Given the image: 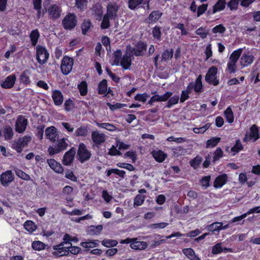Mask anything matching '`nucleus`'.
<instances>
[{
	"label": "nucleus",
	"mask_w": 260,
	"mask_h": 260,
	"mask_svg": "<svg viewBox=\"0 0 260 260\" xmlns=\"http://www.w3.org/2000/svg\"><path fill=\"white\" fill-rule=\"evenodd\" d=\"M146 50V45L142 42H139L134 48L130 45L126 47V52L131 53L132 55L142 56L144 54V51Z\"/></svg>",
	"instance_id": "nucleus-3"
},
{
	"label": "nucleus",
	"mask_w": 260,
	"mask_h": 260,
	"mask_svg": "<svg viewBox=\"0 0 260 260\" xmlns=\"http://www.w3.org/2000/svg\"><path fill=\"white\" fill-rule=\"evenodd\" d=\"M73 66V59L69 56L63 57L60 66L62 73L68 75L72 71Z\"/></svg>",
	"instance_id": "nucleus-7"
},
{
	"label": "nucleus",
	"mask_w": 260,
	"mask_h": 260,
	"mask_svg": "<svg viewBox=\"0 0 260 260\" xmlns=\"http://www.w3.org/2000/svg\"><path fill=\"white\" fill-rule=\"evenodd\" d=\"M110 19L111 18L106 15H105L103 17V21L101 23V28L102 29L108 28L110 26Z\"/></svg>",
	"instance_id": "nucleus-48"
},
{
	"label": "nucleus",
	"mask_w": 260,
	"mask_h": 260,
	"mask_svg": "<svg viewBox=\"0 0 260 260\" xmlns=\"http://www.w3.org/2000/svg\"><path fill=\"white\" fill-rule=\"evenodd\" d=\"M241 0H231L228 4V7L231 11L236 10L238 9V6L239 2Z\"/></svg>",
	"instance_id": "nucleus-47"
},
{
	"label": "nucleus",
	"mask_w": 260,
	"mask_h": 260,
	"mask_svg": "<svg viewBox=\"0 0 260 260\" xmlns=\"http://www.w3.org/2000/svg\"><path fill=\"white\" fill-rule=\"evenodd\" d=\"M208 7V4H202L198 8L197 17H199L202 15L206 10Z\"/></svg>",
	"instance_id": "nucleus-61"
},
{
	"label": "nucleus",
	"mask_w": 260,
	"mask_h": 260,
	"mask_svg": "<svg viewBox=\"0 0 260 260\" xmlns=\"http://www.w3.org/2000/svg\"><path fill=\"white\" fill-rule=\"evenodd\" d=\"M222 251L221 243H217L212 247V253L214 254H218Z\"/></svg>",
	"instance_id": "nucleus-59"
},
{
	"label": "nucleus",
	"mask_w": 260,
	"mask_h": 260,
	"mask_svg": "<svg viewBox=\"0 0 260 260\" xmlns=\"http://www.w3.org/2000/svg\"><path fill=\"white\" fill-rule=\"evenodd\" d=\"M107 105L109 106L110 110L112 111H114L115 109H120L125 106H126L125 104H123L121 103H116L115 104L112 105L110 103H107Z\"/></svg>",
	"instance_id": "nucleus-55"
},
{
	"label": "nucleus",
	"mask_w": 260,
	"mask_h": 260,
	"mask_svg": "<svg viewBox=\"0 0 260 260\" xmlns=\"http://www.w3.org/2000/svg\"><path fill=\"white\" fill-rule=\"evenodd\" d=\"M93 14L98 20H101L103 15V8L100 5H96L93 7L92 9Z\"/></svg>",
	"instance_id": "nucleus-26"
},
{
	"label": "nucleus",
	"mask_w": 260,
	"mask_h": 260,
	"mask_svg": "<svg viewBox=\"0 0 260 260\" xmlns=\"http://www.w3.org/2000/svg\"><path fill=\"white\" fill-rule=\"evenodd\" d=\"M228 176L226 174L218 176L214 181V186L215 188L222 187L226 182Z\"/></svg>",
	"instance_id": "nucleus-22"
},
{
	"label": "nucleus",
	"mask_w": 260,
	"mask_h": 260,
	"mask_svg": "<svg viewBox=\"0 0 260 260\" xmlns=\"http://www.w3.org/2000/svg\"><path fill=\"white\" fill-rule=\"evenodd\" d=\"M173 50L172 49H167L162 54L161 62H165L171 59L173 55Z\"/></svg>",
	"instance_id": "nucleus-30"
},
{
	"label": "nucleus",
	"mask_w": 260,
	"mask_h": 260,
	"mask_svg": "<svg viewBox=\"0 0 260 260\" xmlns=\"http://www.w3.org/2000/svg\"><path fill=\"white\" fill-rule=\"evenodd\" d=\"M52 99L56 105H60L63 102V96L60 91L55 90L53 92Z\"/></svg>",
	"instance_id": "nucleus-25"
},
{
	"label": "nucleus",
	"mask_w": 260,
	"mask_h": 260,
	"mask_svg": "<svg viewBox=\"0 0 260 260\" xmlns=\"http://www.w3.org/2000/svg\"><path fill=\"white\" fill-rule=\"evenodd\" d=\"M242 52V49L234 51L230 56V61L237 62Z\"/></svg>",
	"instance_id": "nucleus-33"
},
{
	"label": "nucleus",
	"mask_w": 260,
	"mask_h": 260,
	"mask_svg": "<svg viewBox=\"0 0 260 260\" xmlns=\"http://www.w3.org/2000/svg\"><path fill=\"white\" fill-rule=\"evenodd\" d=\"M217 68L215 67H211L208 71L205 76L206 81L213 85H217L219 83L218 80L217 79Z\"/></svg>",
	"instance_id": "nucleus-8"
},
{
	"label": "nucleus",
	"mask_w": 260,
	"mask_h": 260,
	"mask_svg": "<svg viewBox=\"0 0 260 260\" xmlns=\"http://www.w3.org/2000/svg\"><path fill=\"white\" fill-rule=\"evenodd\" d=\"M213 154V161L215 162L222 157L223 151L220 148H218L215 151Z\"/></svg>",
	"instance_id": "nucleus-49"
},
{
	"label": "nucleus",
	"mask_w": 260,
	"mask_h": 260,
	"mask_svg": "<svg viewBox=\"0 0 260 260\" xmlns=\"http://www.w3.org/2000/svg\"><path fill=\"white\" fill-rule=\"evenodd\" d=\"M102 244L107 247H114L117 245L118 242L116 240L105 239L102 242Z\"/></svg>",
	"instance_id": "nucleus-44"
},
{
	"label": "nucleus",
	"mask_w": 260,
	"mask_h": 260,
	"mask_svg": "<svg viewBox=\"0 0 260 260\" xmlns=\"http://www.w3.org/2000/svg\"><path fill=\"white\" fill-rule=\"evenodd\" d=\"M131 55H132L131 53L128 55V52H127L121 59L120 64L124 69H128L131 67L132 61Z\"/></svg>",
	"instance_id": "nucleus-23"
},
{
	"label": "nucleus",
	"mask_w": 260,
	"mask_h": 260,
	"mask_svg": "<svg viewBox=\"0 0 260 260\" xmlns=\"http://www.w3.org/2000/svg\"><path fill=\"white\" fill-rule=\"evenodd\" d=\"M37 59L40 64L45 63L49 57V53L45 47L38 45L36 48Z\"/></svg>",
	"instance_id": "nucleus-5"
},
{
	"label": "nucleus",
	"mask_w": 260,
	"mask_h": 260,
	"mask_svg": "<svg viewBox=\"0 0 260 260\" xmlns=\"http://www.w3.org/2000/svg\"><path fill=\"white\" fill-rule=\"evenodd\" d=\"M250 137L254 139V141L257 140L259 138V133L257 126L253 124L250 128Z\"/></svg>",
	"instance_id": "nucleus-31"
},
{
	"label": "nucleus",
	"mask_w": 260,
	"mask_h": 260,
	"mask_svg": "<svg viewBox=\"0 0 260 260\" xmlns=\"http://www.w3.org/2000/svg\"><path fill=\"white\" fill-rule=\"evenodd\" d=\"M27 119L22 115L18 116L15 124V130L16 132L22 133L25 131L27 125Z\"/></svg>",
	"instance_id": "nucleus-11"
},
{
	"label": "nucleus",
	"mask_w": 260,
	"mask_h": 260,
	"mask_svg": "<svg viewBox=\"0 0 260 260\" xmlns=\"http://www.w3.org/2000/svg\"><path fill=\"white\" fill-rule=\"evenodd\" d=\"M87 134V129L84 127H79L76 131L77 136H86Z\"/></svg>",
	"instance_id": "nucleus-54"
},
{
	"label": "nucleus",
	"mask_w": 260,
	"mask_h": 260,
	"mask_svg": "<svg viewBox=\"0 0 260 260\" xmlns=\"http://www.w3.org/2000/svg\"><path fill=\"white\" fill-rule=\"evenodd\" d=\"M152 154L154 158L158 162H162L166 157V155L160 150L153 151Z\"/></svg>",
	"instance_id": "nucleus-27"
},
{
	"label": "nucleus",
	"mask_w": 260,
	"mask_h": 260,
	"mask_svg": "<svg viewBox=\"0 0 260 260\" xmlns=\"http://www.w3.org/2000/svg\"><path fill=\"white\" fill-rule=\"evenodd\" d=\"M212 32L214 34L218 32L222 34L225 31V28L222 24H219L212 28Z\"/></svg>",
	"instance_id": "nucleus-53"
},
{
	"label": "nucleus",
	"mask_w": 260,
	"mask_h": 260,
	"mask_svg": "<svg viewBox=\"0 0 260 260\" xmlns=\"http://www.w3.org/2000/svg\"><path fill=\"white\" fill-rule=\"evenodd\" d=\"M224 116L227 121L231 123L234 121V115L232 109L228 107L224 111Z\"/></svg>",
	"instance_id": "nucleus-38"
},
{
	"label": "nucleus",
	"mask_w": 260,
	"mask_h": 260,
	"mask_svg": "<svg viewBox=\"0 0 260 260\" xmlns=\"http://www.w3.org/2000/svg\"><path fill=\"white\" fill-rule=\"evenodd\" d=\"M118 6L116 3H110L107 6V14L108 16L111 19L114 18L117 15V12L118 10Z\"/></svg>",
	"instance_id": "nucleus-16"
},
{
	"label": "nucleus",
	"mask_w": 260,
	"mask_h": 260,
	"mask_svg": "<svg viewBox=\"0 0 260 260\" xmlns=\"http://www.w3.org/2000/svg\"><path fill=\"white\" fill-rule=\"evenodd\" d=\"M202 160V157L197 156L191 161L190 165L194 169H196L198 167Z\"/></svg>",
	"instance_id": "nucleus-58"
},
{
	"label": "nucleus",
	"mask_w": 260,
	"mask_h": 260,
	"mask_svg": "<svg viewBox=\"0 0 260 260\" xmlns=\"http://www.w3.org/2000/svg\"><path fill=\"white\" fill-rule=\"evenodd\" d=\"M20 80L24 84H27L30 83L29 78L28 75L24 72L20 76Z\"/></svg>",
	"instance_id": "nucleus-63"
},
{
	"label": "nucleus",
	"mask_w": 260,
	"mask_h": 260,
	"mask_svg": "<svg viewBox=\"0 0 260 260\" xmlns=\"http://www.w3.org/2000/svg\"><path fill=\"white\" fill-rule=\"evenodd\" d=\"M24 227L26 230L29 232H32L35 230L34 223L30 220L26 221L24 224Z\"/></svg>",
	"instance_id": "nucleus-46"
},
{
	"label": "nucleus",
	"mask_w": 260,
	"mask_h": 260,
	"mask_svg": "<svg viewBox=\"0 0 260 260\" xmlns=\"http://www.w3.org/2000/svg\"><path fill=\"white\" fill-rule=\"evenodd\" d=\"M162 13L159 11H153L149 15L148 19L151 21L157 20L161 16Z\"/></svg>",
	"instance_id": "nucleus-40"
},
{
	"label": "nucleus",
	"mask_w": 260,
	"mask_h": 260,
	"mask_svg": "<svg viewBox=\"0 0 260 260\" xmlns=\"http://www.w3.org/2000/svg\"><path fill=\"white\" fill-rule=\"evenodd\" d=\"M47 161L50 168L56 172L61 173L63 171V169L61 165L57 162L55 159H48Z\"/></svg>",
	"instance_id": "nucleus-19"
},
{
	"label": "nucleus",
	"mask_w": 260,
	"mask_h": 260,
	"mask_svg": "<svg viewBox=\"0 0 260 260\" xmlns=\"http://www.w3.org/2000/svg\"><path fill=\"white\" fill-rule=\"evenodd\" d=\"M16 79L15 75H11L8 76L1 84L2 87L6 89L12 88L15 84Z\"/></svg>",
	"instance_id": "nucleus-18"
},
{
	"label": "nucleus",
	"mask_w": 260,
	"mask_h": 260,
	"mask_svg": "<svg viewBox=\"0 0 260 260\" xmlns=\"http://www.w3.org/2000/svg\"><path fill=\"white\" fill-rule=\"evenodd\" d=\"M98 93L101 94H107V81L106 79L103 80L100 82L98 85Z\"/></svg>",
	"instance_id": "nucleus-28"
},
{
	"label": "nucleus",
	"mask_w": 260,
	"mask_h": 260,
	"mask_svg": "<svg viewBox=\"0 0 260 260\" xmlns=\"http://www.w3.org/2000/svg\"><path fill=\"white\" fill-rule=\"evenodd\" d=\"M14 180V175L11 171H7L1 175L0 181L4 186H7Z\"/></svg>",
	"instance_id": "nucleus-12"
},
{
	"label": "nucleus",
	"mask_w": 260,
	"mask_h": 260,
	"mask_svg": "<svg viewBox=\"0 0 260 260\" xmlns=\"http://www.w3.org/2000/svg\"><path fill=\"white\" fill-rule=\"evenodd\" d=\"M68 140L64 138L58 140L53 146H50L48 151L50 156L60 153L66 150L68 146Z\"/></svg>",
	"instance_id": "nucleus-1"
},
{
	"label": "nucleus",
	"mask_w": 260,
	"mask_h": 260,
	"mask_svg": "<svg viewBox=\"0 0 260 260\" xmlns=\"http://www.w3.org/2000/svg\"><path fill=\"white\" fill-rule=\"evenodd\" d=\"M103 230V226L99 225L97 226L91 225L88 230V233L90 235H99Z\"/></svg>",
	"instance_id": "nucleus-32"
},
{
	"label": "nucleus",
	"mask_w": 260,
	"mask_h": 260,
	"mask_svg": "<svg viewBox=\"0 0 260 260\" xmlns=\"http://www.w3.org/2000/svg\"><path fill=\"white\" fill-rule=\"evenodd\" d=\"M203 85L202 83V75H200L197 78L195 82H191L187 86L188 90H191L193 89L195 92H200L202 91Z\"/></svg>",
	"instance_id": "nucleus-13"
},
{
	"label": "nucleus",
	"mask_w": 260,
	"mask_h": 260,
	"mask_svg": "<svg viewBox=\"0 0 260 260\" xmlns=\"http://www.w3.org/2000/svg\"><path fill=\"white\" fill-rule=\"evenodd\" d=\"M32 248L36 250H41L45 248V244L39 241H34L32 243Z\"/></svg>",
	"instance_id": "nucleus-42"
},
{
	"label": "nucleus",
	"mask_w": 260,
	"mask_h": 260,
	"mask_svg": "<svg viewBox=\"0 0 260 260\" xmlns=\"http://www.w3.org/2000/svg\"><path fill=\"white\" fill-rule=\"evenodd\" d=\"M209 31L206 28L200 27L197 29L196 33L200 36L202 39L206 38L208 34Z\"/></svg>",
	"instance_id": "nucleus-43"
},
{
	"label": "nucleus",
	"mask_w": 260,
	"mask_h": 260,
	"mask_svg": "<svg viewBox=\"0 0 260 260\" xmlns=\"http://www.w3.org/2000/svg\"><path fill=\"white\" fill-rule=\"evenodd\" d=\"M76 153V149L74 147L67 151L63 156L62 164L65 166L71 165L73 162Z\"/></svg>",
	"instance_id": "nucleus-9"
},
{
	"label": "nucleus",
	"mask_w": 260,
	"mask_h": 260,
	"mask_svg": "<svg viewBox=\"0 0 260 260\" xmlns=\"http://www.w3.org/2000/svg\"><path fill=\"white\" fill-rule=\"evenodd\" d=\"M144 1V0H128V8L131 10H135Z\"/></svg>",
	"instance_id": "nucleus-39"
},
{
	"label": "nucleus",
	"mask_w": 260,
	"mask_h": 260,
	"mask_svg": "<svg viewBox=\"0 0 260 260\" xmlns=\"http://www.w3.org/2000/svg\"><path fill=\"white\" fill-rule=\"evenodd\" d=\"M144 197L141 195H137L134 199V206H140L143 204Z\"/></svg>",
	"instance_id": "nucleus-60"
},
{
	"label": "nucleus",
	"mask_w": 260,
	"mask_h": 260,
	"mask_svg": "<svg viewBox=\"0 0 260 260\" xmlns=\"http://www.w3.org/2000/svg\"><path fill=\"white\" fill-rule=\"evenodd\" d=\"M91 26L92 25L90 20H84L81 25L82 34L84 35H86Z\"/></svg>",
	"instance_id": "nucleus-36"
},
{
	"label": "nucleus",
	"mask_w": 260,
	"mask_h": 260,
	"mask_svg": "<svg viewBox=\"0 0 260 260\" xmlns=\"http://www.w3.org/2000/svg\"><path fill=\"white\" fill-rule=\"evenodd\" d=\"M87 0H76V5L78 8L83 9L86 7Z\"/></svg>",
	"instance_id": "nucleus-62"
},
{
	"label": "nucleus",
	"mask_w": 260,
	"mask_h": 260,
	"mask_svg": "<svg viewBox=\"0 0 260 260\" xmlns=\"http://www.w3.org/2000/svg\"><path fill=\"white\" fill-rule=\"evenodd\" d=\"M179 99V96L178 95H175L173 96V97H170V99L169 100L167 103V107L170 108L173 105L177 104Z\"/></svg>",
	"instance_id": "nucleus-50"
},
{
	"label": "nucleus",
	"mask_w": 260,
	"mask_h": 260,
	"mask_svg": "<svg viewBox=\"0 0 260 260\" xmlns=\"http://www.w3.org/2000/svg\"><path fill=\"white\" fill-rule=\"evenodd\" d=\"M236 62L229 61L228 63V70L230 73H234L237 71Z\"/></svg>",
	"instance_id": "nucleus-57"
},
{
	"label": "nucleus",
	"mask_w": 260,
	"mask_h": 260,
	"mask_svg": "<svg viewBox=\"0 0 260 260\" xmlns=\"http://www.w3.org/2000/svg\"><path fill=\"white\" fill-rule=\"evenodd\" d=\"M226 5L225 0H218L213 6L212 13L215 14L218 11H221L224 9Z\"/></svg>",
	"instance_id": "nucleus-24"
},
{
	"label": "nucleus",
	"mask_w": 260,
	"mask_h": 260,
	"mask_svg": "<svg viewBox=\"0 0 260 260\" xmlns=\"http://www.w3.org/2000/svg\"><path fill=\"white\" fill-rule=\"evenodd\" d=\"M15 173L19 177H20L25 180L28 181V180H30V176L27 174L23 172L21 170H19V169L15 170Z\"/></svg>",
	"instance_id": "nucleus-45"
},
{
	"label": "nucleus",
	"mask_w": 260,
	"mask_h": 260,
	"mask_svg": "<svg viewBox=\"0 0 260 260\" xmlns=\"http://www.w3.org/2000/svg\"><path fill=\"white\" fill-rule=\"evenodd\" d=\"M93 142L96 145H101L105 141V135L103 133H99L97 131H93L91 133Z\"/></svg>",
	"instance_id": "nucleus-17"
},
{
	"label": "nucleus",
	"mask_w": 260,
	"mask_h": 260,
	"mask_svg": "<svg viewBox=\"0 0 260 260\" xmlns=\"http://www.w3.org/2000/svg\"><path fill=\"white\" fill-rule=\"evenodd\" d=\"M44 128V125H39L37 127V132L36 135L40 140H42L43 139Z\"/></svg>",
	"instance_id": "nucleus-52"
},
{
	"label": "nucleus",
	"mask_w": 260,
	"mask_h": 260,
	"mask_svg": "<svg viewBox=\"0 0 260 260\" xmlns=\"http://www.w3.org/2000/svg\"><path fill=\"white\" fill-rule=\"evenodd\" d=\"M31 44L33 46H35L38 42L40 34L37 29H34L31 31L29 35Z\"/></svg>",
	"instance_id": "nucleus-29"
},
{
	"label": "nucleus",
	"mask_w": 260,
	"mask_h": 260,
	"mask_svg": "<svg viewBox=\"0 0 260 260\" xmlns=\"http://www.w3.org/2000/svg\"><path fill=\"white\" fill-rule=\"evenodd\" d=\"M63 27L66 29H72L74 28L77 24V20L76 16L73 13H70L67 15L62 22Z\"/></svg>",
	"instance_id": "nucleus-6"
},
{
	"label": "nucleus",
	"mask_w": 260,
	"mask_h": 260,
	"mask_svg": "<svg viewBox=\"0 0 260 260\" xmlns=\"http://www.w3.org/2000/svg\"><path fill=\"white\" fill-rule=\"evenodd\" d=\"M130 246L132 249L136 250H144L147 246V244L143 241H138L136 239H134L130 244Z\"/></svg>",
	"instance_id": "nucleus-20"
},
{
	"label": "nucleus",
	"mask_w": 260,
	"mask_h": 260,
	"mask_svg": "<svg viewBox=\"0 0 260 260\" xmlns=\"http://www.w3.org/2000/svg\"><path fill=\"white\" fill-rule=\"evenodd\" d=\"M220 138L219 137H213L208 140L206 143V147L210 148L216 146L217 144L220 142Z\"/></svg>",
	"instance_id": "nucleus-35"
},
{
	"label": "nucleus",
	"mask_w": 260,
	"mask_h": 260,
	"mask_svg": "<svg viewBox=\"0 0 260 260\" xmlns=\"http://www.w3.org/2000/svg\"><path fill=\"white\" fill-rule=\"evenodd\" d=\"M243 148L242 144L240 142V141L237 140L236 141V144L234 147H233L231 148V150L235 153H238L240 150H241ZM235 153H234L233 155H235Z\"/></svg>",
	"instance_id": "nucleus-56"
},
{
	"label": "nucleus",
	"mask_w": 260,
	"mask_h": 260,
	"mask_svg": "<svg viewBox=\"0 0 260 260\" xmlns=\"http://www.w3.org/2000/svg\"><path fill=\"white\" fill-rule=\"evenodd\" d=\"M31 137L29 135H26L22 138H19L15 141L12 144V148L18 153H21L23 148L28 145L31 141Z\"/></svg>",
	"instance_id": "nucleus-2"
},
{
	"label": "nucleus",
	"mask_w": 260,
	"mask_h": 260,
	"mask_svg": "<svg viewBox=\"0 0 260 260\" xmlns=\"http://www.w3.org/2000/svg\"><path fill=\"white\" fill-rule=\"evenodd\" d=\"M223 224L222 222H214L207 226V230L210 232L219 231L221 230V225Z\"/></svg>",
	"instance_id": "nucleus-34"
},
{
	"label": "nucleus",
	"mask_w": 260,
	"mask_h": 260,
	"mask_svg": "<svg viewBox=\"0 0 260 260\" xmlns=\"http://www.w3.org/2000/svg\"><path fill=\"white\" fill-rule=\"evenodd\" d=\"M78 88L81 95H85L87 93V84L86 81H82L80 84L78 85Z\"/></svg>",
	"instance_id": "nucleus-37"
},
{
	"label": "nucleus",
	"mask_w": 260,
	"mask_h": 260,
	"mask_svg": "<svg viewBox=\"0 0 260 260\" xmlns=\"http://www.w3.org/2000/svg\"><path fill=\"white\" fill-rule=\"evenodd\" d=\"M67 249L69 250V252L73 254H77L81 250V248L79 247L72 246V243H70V246H67Z\"/></svg>",
	"instance_id": "nucleus-51"
},
{
	"label": "nucleus",
	"mask_w": 260,
	"mask_h": 260,
	"mask_svg": "<svg viewBox=\"0 0 260 260\" xmlns=\"http://www.w3.org/2000/svg\"><path fill=\"white\" fill-rule=\"evenodd\" d=\"M254 57L249 53L242 55L241 58V64L245 67L251 64L253 61Z\"/></svg>",
	"instance_id": "nucleus-21"
},
{
	"label": "nucleus",
	"mask_w": 260,
	"mask_h": 260,
	"mask_svg": "<svg viewBox=\"0 0 260 260\" xmlns=\"http://www.w3.org/2000/svg\"><path fill=\"white\" fill-rule=\"evenodd\" d=\"M45 136L51 142H55L56 138L58 136V131L53 126L48 127L46 129Z\"/></svg>",
	"instance_id": "nucleus-15"
},
{
	"label": "nucleus",
	"mask_w": 260,
	"mask_h": 260,
	"mask_svg": "<svg viewBox=\"0 0 260 260\" xmlns=\"http://www.w3.org/2000/svg\"><path fill=\"white\" fill-rule=\"evenodd\" d=\"M61 9L57 5H52L48 9V14L50 18L55 20L60 16Z\"/></svg>",
	"instance_id": "nucleus-14"
},
{
	"label": "nucleus",
	"mask_w": 260,
	"mask_h": 260,
	"mask_svg": "<svg viewBox=\"0 0 260 260\" xmlns=\"http://www.w3.org/2000/svg\"><path fill=\"white\" fill-rule=\"evenodd\" d=\"M80 245L81 246L85 248H93L98 246V243L92 240H88L86 242H81Z\"/></svg>",
	"instance_id": "nucleus-41"
},
{
	"label": "nucleus",
	"mask_w": 260,
	"mask_h": 260,
	"mask_svg": "<svg viewBox=\"0 0 260 260\" xmlns=\"http://www.w3.org/2000/svg\"><path fill=\"white\" fill-rule=\"evenodd\" d=\"M53 249L55 251L52 252V254L56 257L66 256L69 254V251L67 250V247L63 246V243L53 246Z\"/></svg>",
	"instance_id": "nucleus-10"
},
{
	"label": "nucleus",
	"mask_w": 260,
	"mask_h": 260,
	"mask_svg": "<svg viewBox=\"0 0 260 260\" xmlns=\"http://www.w3.org/2000/svg\"><path fill=\"white\" fill-rule=\"evenodd\" d=\"M152 35L154 38L159 39L161 35L160 27L158 26L154 27L152 29Z\"/></svg>",
	"instance_id": "nucleus-64"
},
{
	"label": "nucleus",
	"mask_w": 260,
	"mask_h": 260,
	"mask_svg": "<svg viewBox=\"0 0 260 260\" xmlns=\"http://www.w3.org/2000/svg\"><path fill=\"white\" fill-rule=\"evenodd\" d=\"M90 152L87 149L86 146L83 143H80L77 151V156L81 163L88 160L91 157Z\"/></svg>",
	"instance_id": "nucleus-4"
}]
</instances>
